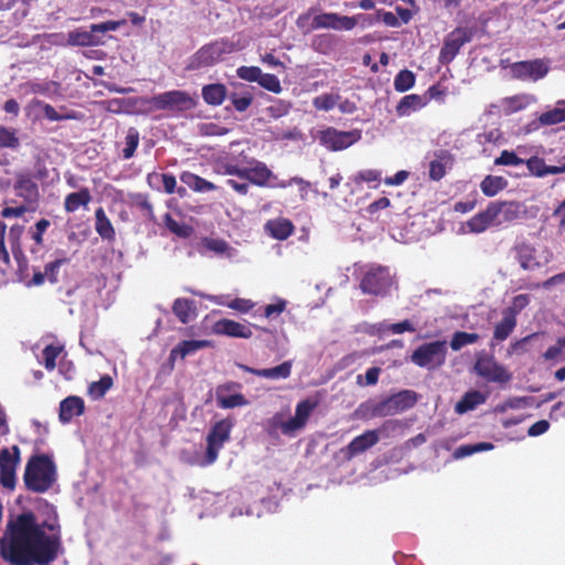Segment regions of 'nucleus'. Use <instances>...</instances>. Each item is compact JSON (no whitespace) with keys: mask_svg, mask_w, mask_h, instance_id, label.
Wrapping results in <instances>:
<instances>
[{"mask_svg":"<svg viewBox=\"0 0 565 565\" xmlns=\"http://www.w3.org/2000/svg\"><path fill=\"white\" fill-rule=\"evenodd\" d=\"M377 330L379 331L390 330L395 334H399V333H403L406 331H414L415 329L409 321L405 320V321H402L398 323H393V324L380 323Z\"/></svg>","mask_w":565,"mask_h":565,"instance_id":"63","label":"nucleus"},{"mask_svg":"<svg viewBox=\"0 0 565 565\" xmlns=\"http://www.w3.org/2000/svg\"><path fill=\"white\" fill-rule=\"evenodd\" d=\"M124 24H126L125 20L106 21V22H102V23H94V24H92V31L95 34L99 35V33H106V32H110V31H116L117 29H119Z\"/></svg>","mask_w":565,"mask_h":565,"instance_id":"62","label":"nucleus"},{"mask_svg":"<svg viewBox=\"0 0 565 565\" xmlns=\"http://www.w3.org/2000/svg\"><path fill=\"white\" fill-rule=\"evenodd\" d=\"M426 160L428 161L429 178L434 181L443 179L452 164L451 156L444 150L428 154Z\"/></svg>","mask_w":565,"mask_h":565,"instance_id":"20","label":"nucleus"},{"mask_svg":"<svg viewBox=\"0 0 565 565\" xmlns=\"http://www.w3.org/2000/svg\"><path fill=\"white\" fill-rule=\"evenodd\" d=\"M429 102L426 95L411 94L404 96L396 106V114L399 117H406L424 108Z\"/></svg>","mask_w":565,"mask_h":565,"instance_id":"24","label":"nucleus"},{"mask_svg":"<svg viewBox=\"0 0 565 565\" xmlns=\"http://www.w3.org/2000/svg\"><path fill=\"white\" fill-rule=\"evenodd\" d=\"M199 132L203 136H223L228 132V129L221 127L215 122H202L198 126Z\"/></svg>","mask_w":565,"mask_h":565,"instance_id":"60","label":"nucleus"},{"mask_svg":"<svg viewBox=\"0 0 565 565\" xmlns=\"http://www.w3.org/2000/svg\"><path fill=\"white\" fill-rule=\"evenodd\" d=\"M202 97L210 105H221L226 97V87L223 84L206 85L202 89Z\"/></svg>","mask_w":565,"mask_h":565,"instance_id":"37","label":"nucleus"},{"mask_svg":"<svg viewBox=\"0 0 565 565\" xmlns=\"http://www.w3.org/2000/svg\"><path fill=\"white\" fill-rule=\"evenodd\" d=\"M95 230L104 239L111 241L115 237V230L110 220L107 217L105 211L99 207L95 212Z\"/></svg>","mask_w":565,"mask_h":565,"instance_id":"35","label":"nucleus"},{"mask_svg":"<svg viewBox=\"0 0 565 565\" xmlns=\"http://www.w3.org/2000/svg\"><path fill=\"white\" fill-rule=\"evenodd\" d=\"M292 184H296L299 186L300 198L302 200H306L307 195H308V190L310 188V183L308 181L303 180L302 178L294 177L288 181H277V183L275 185L278 188H287Z\"/></svg>","mask_w":565,"mask_h":565,"instance_id":"54","label":"nucleus"},{"mask_svg":"<svg viewBox=\"0 0 565 565\" xmlns=\"http://www.w3.org/2000/svg\"><path fill=\"white\" fill-rule=\"evenodd\" d=\"M84 408V401L81 397L68 396L60 404V420L64 424L70 423L75 416L82 415Z\"/></svg>","mask_w":565,"mask_h":565,"instance_id":"25","label":"nucleus"},{"mask_svg":"<svg viewBox=\"0 0 565 565\" xmlns=\"http://www.w3.org/2000/svg\"><path fill=\"white\" fill-rule=\"evenodd\" d=\"M416 403V394L412 391H403L379 403L374 413L379 416H391L406 411Z\"/></svg>","mask_w":565,"mask_h":565,"instance_id":"12","label":"nucleus"},{"mask_svg":"<svg viewBox=\"0 0 565 565\" xmlns=\"http://www.w3.org/2000/svg\"><path fill=\"white\" fill-rule=\"evenodd\" d=\"M486 399L487 396L479 391L467 392L463 397L456 404L455 411L457 414H465L486 403Z\"/></svg>","mask_w":565,"mask_h":565,"instance_id":"31","label":"nucleus"},{"mask_svg":"<svg viewBox=\"0 0 565 565\" xmlns=\"http://www.w3.org/2000/svg\"><path fill=\"white\" fill-rule=\"evenodd\" d=\"M46 510L44 520L23 512L7 523L0 539V555L10 565H47L57 558L61 525L55 509L46 505Z\"/></svg>","mask_w":565,"mask_h":565,"instance_id":"1","label":"nucleus"},{"mask_svg":"<svg viewBox=\"0 0 565 565\" xmlns=\"http://www.w3.org/2000/svg\"><path fill=\"white\" fill-rule=\"evenodd\" d=\"M518 260L523 269L534 270L539 267L546 265L551 258L552 253L547 249H536L527 244L518 246Z\"/></svg>","mask_w":565,"mask_h":565,"instance_id":"16","label":"nucleus"},{"mask_svg":"<svg viewBox=\"0 0 565 565\" xmlns=\"http://www.w3.org/2000/svg\"><path fill=\"white\" fill-rule=\"evenodd\" d=\"M415 74L412 71L403 70L394 78V88L396 92L404 93L415 85Z\"/></svg>","mask_w":565,"mask_h":565,"instance_id":"42","label":"nucleus"},{"mask_svg":"<svg viewBox=\"0 0 565 565\" xmlns=\"http://www.w3.org/2000/svg\"><path fill=\"white\" fill-rule=\"evenodd\" d=\"M539 121L543 126H552L565 121V107H556L550 109L539 117Z\"/></svg>","mask_w":565,"mask_h":565,"instance_id":"44","label":"nucleus"},{"mask_svg":"<svg viewBox=\"0 0 565 565\" xmlns=\"http://www.w3.org/2000/svg\"><path fill=\"white\" fill-rule=\"evenodd\" d=\"M236 73L241 79L247 82H258L262 70L257 66H241L237 68Z\"/></svg>","mask_w":565,"mask_h":565,"instance_id":"59","label":"nucleus"},{"mask_svg":"<svg viewBox=\"0 0 565 565\" xmlns=\"http://www.w3.org/2000/svg\"><path fill=\"white\" fill-rule=\"evenodd\" d=\"M516 319L507 313H502V319L494 327L493 338L498 341H504L514 330Z\"/></svg>","mask_w":565,"mask_h":565,"instance_id":"40","label":"nucleus"},{"mask_svg":"<svg viewBox=\"0 0 565 565\" xmlns=\"http://www.w3.org/2000/svg\"><path fill=\"white\" fill-rule=\"evenodd\" d=\"M150 179H160L162 181L164 191L169 194L174 193V192L182 194L185 191L182 188L177 189V180L171 174H154V175H151Z\"/></svg>","mask_w":565,"mask_h":565,"instance_id":"58","label":"nucleus"},{"mask_svg":"<svg viewBox=\"0 0 565 565\" xmlns=\"http://www.w3.org/2000/svg\"><path fill=\"white\" fill-rule=\"evenodd\" d=\"M479 335L477 333H468V332H461L458 331L452 335V339L450 341V348L454 351H458L465 345L473 344L478 341Z\"/></svg>","mask_w":565,"mask_h":565,"instance_id":"46","label":"nucleus"},{"mask_svg":"<svg viewBox=\"0 0 565 565\" xmlns=\"http://www.w3.org/2000/svg\"><path fill=\"white\" fill-rule=\"evenodd\" d=\"M494 163L498 166L518 167L523 163V160L520 159L514 152L504 150L501 152L500 157L494 160Z\"/></svg>","mask_w":565,"mask_h":565,"instance_id":"61","label":"nucleus"},{"mask_svg":"<svg viewBox=\"0 0 565 565\" xmlns=\"http://www.w3.org/2000/svg\"><path fill=\"white\" fill-rule=\"evenodd\" d=\"M20 450L17 446L11 450L2 449L0 451L1 483L3 487L12 489L15 483V469L19 462Z\"/></svg>","mask_w":565,"mask_h":565,"instance_id":"18","label":"nucleus"},{"mask_svg":"<svg viewBox=\"0 0 565 565\" xmlns=\"http://www.w3.org/2000/svg\"><path fill=\"white\" fill-rule=\"evenodd\" d=\"M510 73L514 78L537 82L544 78L550 71V61L536 58L510 64Z\"/></svg>","mask_w":565,"mask_h":565,"instance_id":"10","label":"nucleus"},{"mask_svg":"<svg viewBox=\"0 0 565 565\" xmlns=\"http://www.w3.org/2000/svg\"><path fill=\"white\" fill-rule=\"evenodd\" d=\"M392 277L387 268H370L361 281V289L364 294L385 296L392 287Z\"/></svg>","mask_w":565,"mask_h":565,"instance_id":"11","label":"nucleus"},{"mask_svg":"<svg viewBox=\"0 0 565 565\" xmlns=\"http://www.w3.org/2000/svg\"><path fill=\"white\" fill-rule=\"evenodd\" d=\"M154 110L184 111L195 106V100L186 92L170 90L152 96L148 100Z\"/></svg>","mask_w":565,"mask_h":565,"instance_id":"7","label":"nucleus"},{"mask_svg":"<svg viewBox=\"0 0 565 565\" xmlns=\"http://www.w3.org/2000/svg\"><path fill=\"white\" fill-rule=\"evenodd\" d=\"M447 355V342L446 341H434L429 343H425L417 348L411 360L414 364L426 367L428 370H434L439 367L445 363Z\"/></svg>","mask_w":565,"mask_h":565,"instance_id":"5","label":"nucleus"},{"mask_svg":"<svg viewBox=\"0 0 565 565\" xmlns=\"http://www.w3.org/2000/svg\"><path fill=\"white\" fill-rule=\"evenodd\" d=\"M20 145L15 130L0 126V148L17 149Z\"/></svg>","mask_w":565,"mask_h":565,"instance_id":"50","label":"nucleus"},{"mask_svg":"<svg viewBox=\"0 0 565 565\" xmlns=\"http://www.w3.org/2000/svg\"><path fill=\"white\" fill-rule=\"evenodd\" d=\"M173 312L182 323H186L194 318L193 301L184 298H179L173 303Z\"/></svg>","mask_w":565,"mask_h":565,"instance_id":"39","label":"nucleus"},{"mask_svg":"<svg viewBox=\"0 0 565 565\" xmlns=\"http://www.w3.org/2000/svg\"><path fill=\"white\" fill-rule=\"evenodd\" d=\"M291 366H292L291 362L286 361V362L281 363L280 365L270 367V369H259L258 370V369H253L249 366H243V369L246 372L255 374L260 377L279 380V379H287L290 376Z\"/></svg>","mask_w":565,"mask_h":565,"instance_id":"28","label":"nucleus"},{"mask_svg":"<svg viewBox=\"0 0 565 565\" xmlns=\"http://www.w3.org/2000/svg\"><path fill=\"white\" fill-rule=\"evenodd\" d=\"M43 102L40 99H32L24 108L25 114L29 118L38 120L43 115L42 111Z\"/></svg>","mask_w":565,"mask_h":565,"instance_id":"64","label":"nucleus"},{"mask_svg":"<svg viewBox=\"0 0 565 565\" xmlns=\"http://www.w3.org/2000/svg\"><path fill=\"white\" fill-rule=\"evenodd\" d=\"M14 8V23L19 24L29 13V0H10V9Z\"/></svg>","mask_w":565,"mask_h":565,"instance_id":"55","label":"nucleus"},{"mask_svg":"<svg viewBox=\"0 0 565 565\" xmlns=\"http://www.w3.org/2000/svg\"><path fill=\"white\" fill-rule=\"evenodd\" d=\"M202 245L205 249L214 253L217 256L234 259L237 257L238 252L232 247L227 242L221 238H204Z\"/></svg>","mask_w":565,"mask_h":565,"instance_id":"29","label":"nucleus"},{"mask_svg":"<svg viewBox=\"0 0 565 565\" xmlns=\"http://www.w3.org/2000/svg\"><path fill=\"white\" fill-rule=\"evenodd\" d=\"M536 97L532 94H520L503 100V106L509 113H516L527 108L530 105L536 103Z\"/></svg>","mask_w":565,"mask_h":565,"instance_id":"34","label":"nucleus"},{"mask_svg":"<svg viewBox=\"0 0 565 565\" xmlns=\"http://www.w3.org/2000/svg\"><path fill=\"white\" fill-rule=\"evenodd\" d=\"M125 143L122 156L125 159H130L139 145V132L136 128L131 127L128 129Z\"/></svg>","mask_w":565,"mask_h":565,"instance_id":"48","label":"nucleus"},{"mask_svg":"<svg viewBox=\"0 0 565 565\" xmlns=\"http://www.w3.org/2000/svg\"><path fill=\"white\" fill-rule=\"evenodd\" d=\"M262 87L266 88L269 92L273 93H280L281 92V85L277 76L273 74H264L262 72L260 77L257 82Z\"/></svg>","mask_w":565,"mask_h":565,"instance_id":"56","label":"nucleus"},{"mask_svg":"<svg viewBox=\"0 0 565 565\" xmlns=\"http://www.w3.org/2000/svg\"><path fill=\"white\" fill-rule=\"evenodd\" d=\"M266 231L276 239H287L294 232L292 223L287 218L270 220L265 225Z\"/></svg>","mask_w":565,"mask_h":565,"instance_id":"30","label":"nucleus"},{"mask_svg":"<svg viewBox=\"0 0 565 565\" xmlns=\"http://www.w3.org/2000/svg\"><path fill=\"white\" fill-rule=\"evenodd\" d=\"M508 184V181L503 177L499 175H487L481 184L480 189L487 196H494L502 191Z\"/></svg>","mask_w":565,"mask_h":565,"instance_id":"38","label":"nucleus"},{"mask_svg":"<svg viewBox=\"0 0 565 565\" xmlns=\"http://www.w3.org/2000/svg\"><path fill=\"white\" fill-rule=\"evenodd\" d=\"M56 479V467L47 455L33 456L25 468L24 482L34 492H45Z\"/></svg>","mask_w":565,"mask_h":565,"instance_id":"2","label":"nucleus"},{"mask_svg":"<svg viewBox=\"0 0 565 565\" xmlns=\"http://www.w3.org/2000/svg\"><path fill=\"white\" fill-rule=\"evenodd\" d=\"M532 405V398L531 397H512L508 401L499 404L495 407V412L498 413H504L509 409H522L526 408Z\"/></svg>","mask_w":565,"mask_h":565,"instance_id":"45","label":"nucleus"},{"mask_svg":"<svg viewBox=\"0 0 565 565\" xmlns=\"http://www.w3.org/2000/svg\"><path fill=\"white\" fill-rule=\"evenodd\" d=\"M182 458L185 462L192 466L205 467L213 462H205L209 459V448L205 450L202 448L193 449L192 451L183 452Z\"/></svg>","mask_w":565,"mask_h":565,"instance_id":"41","label":"nucleus"},{"mask_svg":"<svg viewBox=\"0 0 565 565\" xmlns=\"http://www.w3.org/2000/svg\"><path fill=\"white\" fill-rule=\"evenodd\" d=\"M495 226L494 221L490 211L489 205L482 212H479L475 216H472L469 221H467L462 225L463 233H473L480 234L487 231L489 227Z\"/></svg>","mask_w":565,"mask_h":565,"instance_id":"22","label":"nucleus"},{"mask_svg":"<svg viewBox=\"0 0 565 565\" xmlns=\"http://www.w3.org/2000/svg\"><path fill=\"white\" fill-rule=\"evenodd\" d=\"M17 195L23 198L29 203L36 202L39 198L38 185L29 178L20 175L15 184Z\"/></svg>","mask_w":565,"mask_h":565,"instance_id":"32","label":"nucleus"},{"mask_svg":"<svg viewBox=\"0 0 565 565\" xmlns=\"http://www.w3.org/2000/svg\"><path fill=\"white\" fill-rule=\"evenodd\" d=\"M225 174L237 177L247 180L248 183L258 186H274L275 183H269L270 180H277L268 167L260 161L252 159L247 166L241 167L238 164L227 163L225 166Z\"/></svg>","mask_w":565,"mask_h":565,"instance_id":"4","label":"nucleus"},{"mask_svg":"<svg viewBox=\"0 0 565 565\" xmlns=\"http://www.w3.org/2000/svg\"><path fill=\"white\" fill-rule=\"evenodd\" d=\"M359 22H362L365 25H372L373 19L365 14H356L352 17L340 15L334 12L316 14V26H320V29L350 31L354 29Z\"/></svg>","mask_w":565,"mask_h":565,"instance_id":"8","label":"nucleus"},{"mask_svg":"<svg viewBox=\"0 0 565 565\" xmlns=\"http://www.w3.org/2000/svg\"><path fill=\"white\" fill-rule=\"evenodd\" d=\"M315 10L309 9L307 12L300 14L297 18L296 24L301 30L302 33L307 34L310 33L317 29H320V26H316V14L313 15Z\"/></svg>","mask_w":565,"mask_h":565,"instance_id":"47","label":"nucleus"},{"mask_svg":"<svg viewBox=\"0 0 565 565\" xmlns=\"http://www.w3.org/2000/svg\"><path fill=\"white\" fill-rule=\"evenodd\" d=\"M362 137L360 130L341 131L333 127L319 130L315 136L319 143L330 151H341L358 142Z\"/></svg>","mask_w":565,"mask_h":565,"instance_id":"6","label":"nucleus"},{"mask_svg":"<svg viewBox=\"0 0 565 565\" xmlns=\"http://www.w3.org/2000/svg\"><path fill=\"white\" fill-rule=\"evenodd\" d=\"M92 200L90 192L87 188H83L77 192L70 193L65 198L64 207L66 212L74 213L81 206H87Z\"/></svg>","mask_w":565,"mask_h":565,"instance_id":"33","label":"nucleus"},{"mask_svg":"<svg viewBox=\"0 0 565 565\" xmlns=\"http://www.w3.org/2000/svg\"><path fill=\"white\" fill-rule=\"evenodd\" d=\"M216 334L228 335L233 338L249 339L253 335L249 324H244L230 319H221L213 326Z\"/></svg>","mask_w":565,"mask_h":565,"instance_id":"21","label":"nucleus"},{"mask_svg":"<svg viewBox=\"0 0 565 565\" xmlns=\"http://www.w3.org/2000/svg\"><path fill=\"white\" fill-rule=\"evenodd\" d=\"M473 370L479 376L490 382L505 383L510 380L508 371L491 356H478Z\"/></svg>","mask_w":565,"mask_h":565,"instance_id":"15","label":"nucleus"},{"mask_svg":"<svg viewBox=\"0 0 565 565\" xmlns=\"http://www.w3.org/2000/svg\"><path fill=\"white\" fill-rule=\"evenodd\" d=\"M23 233V228L21 226H12L9 232V243L12 250L13 256L19 259L21 256V248H20V237Z\"/></svg>","mask_w":565,"mask_h":565,"instance_id":"57","label":"nucleus"},{"mask_svg":"<svg viewBox=\"0 0 565 565\" xmlns=\"http://www.w3.org/2000/svg\"><path fill=\"white\" fill-rule=\"evenodd\" d=\"M232 427L233 424L227 419L220 420L213 425L206 437L209 459L205 462H215L220 450L230 439Z\"/></svg>","mask_w":565,"mask_h":565,"instance_id":"13","label":"nucleus"},{"mask_svg":"<svg viewBox=\"0 0 565 565\" xmlns=\"http://www.w3.org/2000/svg\"><path fill=\"white\" fill-rule=\"evenodd\" d=\"M63 348L61 345H47L43 350L44 366L46 370L52 371L56 366V359L62 353Z\"/></svg>","mask_w":565,"mask_h":565,"instance_id":"51","label":"nucleus"},{"mask_svg":"<svg viewBox=\"0 0 565 565\" xmlns=\"http://www.w3.org/2000/svg\"><path fill=\"white\" fill-rule=\"evenodd\" d=\"M180 179L182 183H184L186 186H189L195 192H207L216 189V186L212 182L192 172H183Z\"/></svg>","mask_w":565,"mask_h":565,"instance_id":"36","label":"nucleus"},{"mask_svg":"<svg viewBox=\"0 0 565 565\" xmlns=\"http://www.w3.org/2000/svg\"><path fill=\"white\" fill-rule=\"evenodd\" d=\"M67 262L68 259L66 257H58L53 262L47 263L44 267L46 279L50 282H56L61 266L66 264Z\"/></svg>","mask_w":565,"mask_h":565,"instance_id":"53","label":"nucleus"},{"mask_svg":"<svg viewBox=\"0 0 565 565\" xmlns=\"http://www.w3.org/2000/svg\"><path fill=\"white\" fill-rule=\"evenodd\" d=\"M316 406L317 403L311 399L301 401L296 406L295 416L285 419L282 414H276L271 418V426L279 429L282 435L294 437L305 428Z\"/></svg>","mask_w":565,"mask_h":565,"instance_id":"3","label":"nucleus"},{"mask_svg":"<svg viewBox=\"0 0 565 565\" xmlns=\"http://www.w3.org/2000/svg\"><path fill=\"white\" fill-rule=\"evenodd\" d=\"M530 303V296L522 294L513 298L512 303L503 312L516 319V316Z\"/></svg>","mask_w":565,"mask_h":565,"instance_id":"52","label":"nucleus"},{"mask_svg":"<svg viewBox=\"0 0 565 565\" xmlns=\"http://www.w3.org/2000/svg\"><path fill=\"white\" fill-rule=\"evenodd\" d=\"M340 102L339 94H322L312 99V105L318 110L329 111Z\"/></svg>","mask_w":565,"mask_h":565,"instance_id":"43","label":"nucleus"},{"mask_svg":"<svg viewBox=\"0 0 565 565\" xmlns=\"http://www.w3.org/2000/svg\"><path fill=\"white\" fill-rule=\"evenodd\" d=\"M470 41V35L465 29H456L445 39L440 50L439 60L441 63L451 62L458 54L460 47Z\"/></svg>","mask_w":565,"mask_h":565,"instance_id":"19","label":"nucleus"},{"mask_svg":"<svg viewBox=\"0 0 565 565\" xmlns=\"http://www.w3.org/2000/svg\"><path fill=\"white\" fill-rule=\"evenodd\" d=\"M230 385L216 390V403L221 408H235L248 405V401L241 393H230Z\"/></svg>","mask_w":565,"mask_h":565,"instance_id":"26","label":"nucleus"},{"mask_svg":"<svg viewBox=\"0 0 565 565\" xmlns=\"http://www.w3.org/2000/svg\"><path fill=\"white\" fill-rule=\"evenodd\" d=\"M399 427V423L396 420L386 422L380 429L377 430H366L362 435L355 437L342 451L347 459H351L371 447H373L380 440V434L390 429H395Z\"/></svg>","mask_w":565,"mask_h":565,"instance_id":"9","label":"nucleus"},{"mask_svg":"<svg viewBox=\"0 0 565 565\" xmlns=\"http://www.w3.org/2000/svg\"><path fill=\"white\" fill-rule=\"evenodd\" d=\"M220 53L221 50L216 44L202 47L200 51L196 52V54L191 60L189 68L196 70L210 66L218 60Z\"/></svg>","mask_w":565,"mask_h":565,"instance_id":"27","label":"nucleus"},{"mask_svg":"<svg viewBox=\"0 0 565 565\" xmlns=\"http://www.w3.org/2000/svg\"><path fill=\"white\" fill-rule=\"evenodd\" d=\"M53 36L55 38L53 43L60 45L97 46L104 44L102 38L92 31V25L89 30L77 29L68 32L66 35L55 34Z\"/></svg>","mask_w":565,"mask_h":565,"instance_id":"17","label":"nucleus"},{"mask_svg":"<svg viewBox=\"0 0 565 565\" xmlns=\"http://www.w3.org/2000/svg\"><path fill=\"white\" fill-rule=\"evenodd\" d=\"M489 207L495 226L516 221L525 213V206L514 201L491 202Z\"/></svg>","mask_w":565,"mask_h":565,"instance_id":"14","label":"nucleus"},{"mask_svg":"<svg viewBox=\"0 0 565 565\" xmlns=\"http://www.w3.org/2000/svg\"><path fill=\"white\" fill-rule=\"evenodd\" d=\"M113 380L110 376H103L99 381L93 382L89 386V394L93 398H102L106 392L111 387Z\"/></svg>","mask_w":565,"mask_h":565,"instance_id":"49","label":"nucleus"},{"mask_svg":"<svg viewBox=\"0 0 565 565\" xmlns=\"http://www.w3.org/2000/svg\"><path fill=\"white\" fill-rule=\"evenodd\" d=\"M211 345L212 342L209 340L182 341L171 350L169 359L171 362H174L177 359L183 360L189 355H193L199 350L209 348Z\"/></svg>","mask_w":565,"mask_h":565,"instance_id":"23","label":"nucleus"}]
</instances>
